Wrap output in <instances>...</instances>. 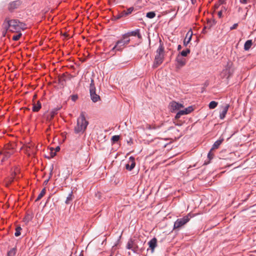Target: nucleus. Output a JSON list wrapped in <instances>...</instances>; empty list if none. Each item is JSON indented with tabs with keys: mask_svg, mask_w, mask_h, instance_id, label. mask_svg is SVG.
Returning a JSON list of instances; mask_svg holds the SVG:
<instances>
[{
	"mask_svg": "<svg viewBox=\"0 0 256 256\" xmlns=\"http://www.w3.org/2000/svg\"><path fill=\"white\" fill-rule=\"evenodd\" d=\"M242 10V8L241 7H240V6L238 7V12H240Z\"/></svg>",
	"mask_w": 256,
	"mask_h": 256,
	"instance_id": "obj_46",
	"label": "nucleus"
},
{
	"mask_svg": "<svg viewBox=\"0 0 256 256\" xmlns=\"http://www.w3.org/2000/svg\"><path fill=\"white\" fill-rule=\"evenodd\" d=\"M222 12H223L224 10L226 11V8L225 7H222Z\"/></svg>",
	"mask_w": 256,
	"mask_h": 256,
	"instance_id": "obj_50",
	"label": "nucleus"
},
{
	"mask_svg": "<svg viewBox=\"0 0 256 256\" xmlns=\"http://www.w3.org/2000/svg\"><path fill=\"white\" fill-rule=\"evenodd\" d=\"M120 140V136L115 135L112 136L111 140L112 142H116Z\"/></svg>",
	"mask_w": 256,
	"mask_h": 256,
	"instance_id": "obj_35",
	"label": "nucleus"
},
{
	"mask_svg": "<svg viewBox=\"0 0 256 256\" xmlns=\"http://www.w3.org/2000/svg\"><path fill=\"white\" fill-rule=\"evenodd\" d=\"M60 150V148L59 146H57L56 148V152H58Z\"/></svg>",
	"mask_w": 256,
	"mask_h": 256,
	"instance_id": "obj_49",
	"label": "nucleus"
},
{
	"mask_svg": "<svg viewBox=\"0 0 256 256\" xmlns=\"http://www.w3.org/2000/svg\"><path fill=\"white\" fill-rule=\"evenodd\" d=\"M53 168H54V166H53V165H52V166H51V168H50V176H51L52 175V171Z\"/></svg>",
	"mask_w": 256,
	"mask_h": 256,
	"instance_id": "obj_45",
	"label": "nucleus"
},
{
	"mask_svg": "<svg viewBox=\"0 0 256 256\" xmlns=\"http://www.w3.org/2000/svg\"><path fill=\"white\" fill-rule=\"evenodd\" d=\"M41 108H42L41 103L40 102V101H38L36 102V103L33 104L32 110L34 112H38L40 110Z\"/></svg>",
	"mask_w": 256,
	"mask_h": 256,
	"instance_id": "obj_19",
	"label": "nucleus"
},
{
	"mask_svg": "<svg viewBox=\"0 0 256 256\" xmlns=\"http://www.w3.org/2000/svg\"><path fill=\"white\" fill-rule=\"evenodd\" d=\"M148 244L149 246V248H150L151 252L152 253L154 251V248L157 246V240L156 238H152L150 241L148 242Z\"/></svg>",
	"mask_w": 256,
	"mask_h": 256,
	"instance_id": "obj_14",
	"label": "nucleus"
},
{
	"mask_svg": "<svg viewBox=\"0 0 256 256\" xmlns=\"http://www.w3.org/2000/svg\"><path fill=\"white\" fill-rule=\"evenodd\" d=\"M252 40H246L244 44V50H248L252 46Z\"/></svg>",
	"mask_w": 256,
	"mask_h": 256,
	"instance_id": "obj_23",
	"label": "nucleus"
},
{
	"mask_svg": "<svg viewBox=\"0 0 256 256\" xmlns=\"http://www.w3.org/2000/svg\"><path fill=\"white\" fill-rule=\"evenodd\" d=\"M176 61L177 63V66L180 68L184 66L186 62V58L178 54L176 58Z\"/></svg>",
	"mask_w": 256,
	"mask_h": 256,
	"instance_id": "obj_11",
	"label": "nucleus"
},
{
	"mask_svg": "<svg viewBox=\"0 0 256 256\" xmlns=\"http://www.w3.org/2000/svg\"><path fill=\"white\" fill-rule=\"evenodd\" d=\"M224 138H220L218 140L216 141L213 144L212 148H211V150H213L214 149L218 148L219 146L224 141Z\"/></svg>",
	"mask_w": 256,
	"mask_h": 256,
	"instance_id": "obj_18",
	"label": "nucleus"
},
{
	"mask_svg": "<svg viewBox=\"0 0 256 256\" xmlns=\"http://www.w3.org/2000/svg\"><path fill=\"white\" fill-rule=\"evenodd\" d=\"M230 107V105L227 104L224 108L220 112V118L221 120H224L226 117V115L228 111V108Z\"/></svg>",
	"mask_w": 256,
	"mask_h": 256,
	"instance_id": "obj_17",
	"label": "nucleus"
},
{
	"mask_svg": "<svg viewBox=\"0 0 256 256\" xmlns=\"http://www.w3.org/2000/svg\"><path fill=\"white\" fill-rule=\"evenodd\" d=\"M7 256H18L17 249L16 248H13L8 252Z\"/></svg>",
	"mask_w": 256,
	"mask_h": 256,
	"instance_id": "obj_20",
	"label": "nucleus"
},
{
	"mask_svg": "<svg viewBox=\"0 0 256 256\" xmlns=\"http://www.w3.org/2000/svg\"><path fill=\"white\" fill-rule=\"evenodd\" d=\"M32 216L30 214H28L24 218V222L26 224L28 223L32 220Z\"/></svg>",
	"mask_w": 256,
	"mask_h": 256,
	"instance_id": "obj_28",
	"label": "nucleus"
},
{
	"mask_svg": "<svg viewBox=\"0 0 256 256\" xmlns=\"http://www.w3.org/2000/svg\"><path fill=\"white\" fill-rule=\"evenodd\" d=\"M185 114H186L184 110H180L176 114V115L175 116V118L176 119H178V118H180V116H182L185 115Z\"/></svg>",
	"mask_w": 256,
	"mask_h": 256,
	"instance_id": "obj_25",
	"label": "nucleus"
},
{
	"mask_svg": "<svg viewBox=\"0 0 256 256\" xmlns=\"http://www.w3.org/2000/svg\"><path fill=\"white\" fill-rule=\"evenodd\" d=\"M130 42V38L126 36V34H123L122 38L118 40L116 43L117 45L120 46V48H122V46L127 45Z\"/></svg>",
	"mask_w": 256,
	"mask_h": 256,
	"instance_id": "obj_8",
	"label": "nucleus"
},
{
	"mask_svg": "<svg viewBox=\"0 0 256 256\" xmlns=\"http://www.w3.org/2000/svg\"><path fill=\"white\" fill-rule=\"evenodd\" d=\"M60 109V108H57L56 109V110H52L50 114L49 115H48L47 116V118L49 120H52L54 116H55V114H57V112Z\"/></svg>",
	"mask_w": 256,
	"mask_h": 256,
	"instance_id": "obj_22",
	"label": "nucleus"
},
{
	"mask_svg": "<svg viewBox=\"0 0 256 256\" xmlns=\"http://www.w3.org/2000/svg\"><path fill=\"white\" fill-rule=\"evenodd\" d=\"M134 10V7H130V8H128L126 10H123V12H124V15H126V16H128L129 14H132V12H133Z\"/></svg>",
	"mask_w": 256,
	"mask_h": 256,
	"instance_id": "obj_26",
	"label": "nucleus"
},
{
	"mask_svg": "<svg viewBox=\"0 0 256 256\" xmlns=\"http://www.w3.org/2000/svg\"><path fill=\"white\" fill-rule=\"evenodd\" d=\"M48 181V180L45 181V182H47Z\"/></svg>",
	"mask_w": 256,
	"mask_h": 256,
	"instance_id": "obj_53",
	"label": "nucleus"
},
{
	"mask_svg": "<svg viewBox=\"0 0 256 256\" xmlns=\"http://www.w3.org/2000/svg\"><path fill=\"white\" fill-rule=\"evenodd\" d=\"M184 110L186 114H188L190 113L194 110V109L192 106H190L187 108H186Z\"/></svg>",
	"mask_w": 256,
	"mask_h": 256,
	"instance_id": "obj_36",
	"label": "nucleus"
},
{
	"mask_svg": "<svg viewBox=\"0 0 256 256\" xmlns=\"http://www.w3.org/2000/svg\"><path fill=\"white\" fill-rule=\"evenodd\" d=\"M136 166L135 158L131 156L129 158L127 164L125 166L126 170L131 171Z\"/></svg>",
	"mask_w": 256,
	"mask_h": 256,
	"instance_id": "obj_9",
	"label": "nucleus"
},
{
	"mask_svg": "<svg viewBox=\"0 0 256 256\" xmlns=\"http://www.w3.org/2000/svg\"><path fill=\"white\" fill-rule=\"evenodd\" d=\"M22 3L20 0H16L10 2L8 5V10L10 12H14L15 10L19 8Z\"/></svg>",
	"mask_w": 256,
	"mask_h": 256,
	"instance_id": "obj_7",
	"label": "nucleus"
},
{
	"mask_svg": "<svg viewBox=\"0 0 256 256\" xmlns=\"http://www.w3.org/2000/svg\"><path fill=\"white\" fill-rule=\"evenodd\" d=\"M218 102L215 101H212L209 104L208 106L210 109H214L218 106Z\"/></svg>",
	"mask_w": 256,
	"mask_h": 256,
	"instance_id": "obj_29",
	"label": "nucleus"
},
{
	"mask_svg": "<svg viewBox=\"0 0 256 256\" xmlns=\"http://www.w3.org/2000/svg\"><path fill=\"white\" fill-rule=\"evenodd\" d=\"M14 180V177L10 176V178H8V182L9 184H11Z\"/></svg>",
	"mask_w": 256,
	"mask_h": 256,
	"instance_id": "obj_43",
	"label": "nucleus"
},
{
	"mask_svg": "<svg viewBox=\"0 0 256 256\" xmlns=\"http://www.w3.org/2000/svg\"><path fill=\"white\" fill-rule=\"evenodd\" d=\"M22 230L20 227H18L16 228V232L14 233V236H18L20 234V230Z\"/></svg>",
	"mask_w": 256,
	"mask_h": 256,
	"instance_id": "obj_37",
	"label": "nucleus"
},
{
	"mask_svg": "<svg viewBox=\"0 0 256 256\" xmlns=\"http://www.w3.org/2000/svg\"><path fill=\"white\" fill-rule=\"evenodd\" d=\"M74 198L73 192L72 191L66 197L65 203L67 204H70Z\"/></svg>",
	"mask_w": 256,
	"mask_h": 256,
	"instance_id": "obj_21",
	"label": "nucleus"
},
{
	"mask_svg": "<svg viewBox=\"0 0 256 256\" xmlns=\"http://www.w3.org/2000/svg\"><path fill=\"white\" fill-rule=\"evenodd\" d=\"M159 42L160 46L156 51V55L152 65L153 68H156L158 67L162 64L164 60V50L163 46V43L160 39Z\"/></svg>",
	"mask_w": 256,
	"mask_h": 256,
	"instance_id": "obj_4",
	"label": "nucleus"
},
{
	"mask_svg": "<svg viewBox=\"0 0 256 256\" xmlns=\"http://www.w3.org/2000/svg\"><path fill=\"white\" fill-rule=\"evenodd\" d=\"M126 15H124V12L123 11L119 12L117 15L114 16V18L116 20H118L122 18L126 17Z\"/></svg>",
	"mask_w": 256,
	"mask_h": 256,
	"instance_id": "obj_31",
	"label": "nucleus"
},
{
	"mask_svg": "<svg viewBox=\"0 0 256 256\" xmlns=\"http://www.w3.org/2000/svg\"><path fill=\"white\" fill-rule=\"evenodd\" d=\"M190 51L189 48H186L184 50H182L178 55H180L182 57L186 56L188 54L190 53Z\"/></svg>",
	"mask_w": 256,
	"mask_h": 256,
	"instance_id": "obj_24",
	"label": "nucleus"
},
{
	"mask_svg": "<svg viewBox=\"0 0 256 256\" xmlns=\"http://www.w3.org/2000/svg\"><path fill=\"white\" fill-rule=\"evenodd\" d=\"M88 124V122L86 119L84 112H82L77 118L76 124L74 128V133L80 135L84 134Z\"/></svg>",
	"mask_w": 256,
	"mask_h": 256,
	"instance_id": "obj_3",
	"label": "nucleus"
},
{
	"mask_svg": "<svg viewBox=\"0 0 256 256\" xmlns=\"http://www.w3.org/2000/svg\"><path fill=\"white\" fill-rule=\"evenodd\" d=\"M181 48H182L181 45H180V44L178 45V50H181Z\"/></svg>",
	"mask_w": 256,
	"mask_h": 256,
	"instance_id": "obj_47",
	"label": "nucleus"
},
{
	"mask_svg": "<svg viewBox=\"0 0 256 256\" xmlns=\"http://www.w3.org/2000/svg\"><path fill=\"white\" fill-rule=\"evenodd\" d=\"M191 0V2H192V4H195V3L196 2V0Z\"/></svg>",
	"mask_w": 256,
	"mask_h": 256,
	"instance_id": "obj_48",
	"label": "nucleus"
},
{
	"mask_svg": "<svg viewBox=\"0 0 256 256\" xmlns=\"http://www.w3.org/2000/svg\"><path fill=\"white\" fill-rule=\"evenodd\" d=\"M22 33L19 32L18 34L14 35L12 36V40H15V41L18 40L20 39V36H22Z\"/></svg>",
	"mask_w": 256,
	"mask_h": 256,
	"instance_id": "obj_34",
	"label": "nucleus"
},
{
	"mask_svg": "<svg viewBox=\"0 0 256 256\" xmlns=\"http://www.w3.org/2000/svg\"><path fill=\"white\" fill-rule=\"evenodd\" d=\"M96 90H90V96L92 100L94 102H96L100 100V97L96 92Z\"/></svg>",
	"mask_w": 256,
	"mask_h": 256,
	"instance_id": "obj_13",
	"label": "nucleus"
},
{
	"mask_svg": "<svg viewBox=\"0 0 256 256\" xmlns=\"http://www.w3.org/2000/svg\"><path fill=\"white\" fill-rule=\"evenodd\" d=\"M96 90V86L94 85V80L93 78H91L90 84V90Z\"/></svg>",
	"mask_w": 256,
	"mask_h": 256,
	"instance_id": "obj_33",
	"label": "nucleus"
},
{
	"mask_svg": "<svg viewBox=\"0 0 256 256\" xmlns=\"http://www.w3.org/2000/svg\"><path fill=\"white\" fill-rule=\"evenodd\" d=\"M220 2L221 4H223L224 2V0H220Z\"/></svg>",
	"mask_w": 256,
	"mask_h": 256,
	"instance_id": "obj_51",
	"label": "nucleus"
},
{
	"mask_svg": "<svg viewBox=\"0 0 256 256\" xmlns=\"http://www.w3.org/2000/svg\"><path fill=\"white\" fill-rule=\"evenodd\" d=\"M140 32V29H136V30H134V31L128 32L126 34H126V36H128V38H130V36H138V38H141L142 36H141Z\"/></svg>",
	"mask_w": 256,
	"mask_h": 256,
	"instance_id": "obj_15",
	"label": "nucleus"
},
{
	"mask_svg": "<svg viewBox=\"0 0 256 256\" xmlns=\"http://www.w3.org/2000/svg\"><path fill=\"white\" fill-rule=\"evenodd\" d=\"M192 32L191 30H190L187 32L186 38L184 40V46H187L188 44H189V42L192 40Z\"/></svg>",
	"mask_w": 256,
	"mask_h": 256,
	"instance_id": "obj_16",
	"label": "nucleus"
},
{
	"mask_svg": "<svg viewBox=\"0 0 256 256\" xmlns=\"http://www.w3.org/2000/svg\"><path fill=\"white\" fill-rule=\"evenodd\" d=\"M238 26V23L234 24L232 25V26L230 27V30H233L236 29L237 28Z\"/></svg>",
	"mask_w": 256,
	"mask_h": 256,
	"instance_id": "obj_40",
	"label": "nucleus"
},
{
	"mask_svg": "<svg viewBox=\"0 0 256 256\" xmlns=\"http://www.w3.org/2000/svg\"><path fill=\"white\" fill-rule=\"evenodd\" d=\"M78 98V96L77 95H72V100L74 102H75Z\"/></svg>",
	"mask_w": 256,
	"mask_h": 256,
	"instance_id": "obj_41",
	"label": "nucleus"
},
{
	"mask_svg": "<svg viewBox=\"0 0 256 256\" xmlns=\"http://www.w3.org/2000/svg\"><path fill=\"white\" fill-rule=\"evenodd\" d=\"M55 154H56V153H55V152H54V153H52V156H55Z\"/></svg>",
	"mask_w": 256,
	"mask_h": 256,
	"instance_id": "obj_52",
	"label": "nucleus"
},
{
	"mask_svg": "<svg viewBox=\"0 0 256 256\" xmlns=\"http://www.w3.org/2000/svg\"><path fill=\"white\" fill-rule=\"evenodd\" d=\"M212 151L213 150H211V149H210L208 154V158L210 160H211L212 159L213 156H214V154L212 153Z\"/></svg>",
	"mask_w": 256,
	"mask_h": 256,
	"instance_id": "obj_38",
	"label": "nucleus"
},
{
	"mask_svg": "<svg viewBox=\"0 0 256 256\" xmlns=\"http://www.w3.org/2000/svg\"><path fill=\"white\" fill-rule=\"evenodd\" d=\"M46 193V188H44L41 192H40V194H38V196L37 197L36 201H38L39 200H40L42 197Z\"/></svg>",
	"mask_w": 256,
	"mask_h": 256,
	"instance_id": "obj_27",
	"label": "nucleus"
},
{
	"mask_svg": "<svg viewBox=\"0 0 256 256\" xmlns=\"http://www.w3.org/2000/svg\"><path fill=\"white\" fill-rule=\"evenodd\" d=\"M13 148L10 145H6L5 146V150L4 152V158L3 160H6L10 156L13 154Z\"/></svg>",
	"mask_w": 256,
	"mask_h": 256,
	"instance_id": "obj_10",
	"label": "nucleus"
},
{
	"mask_svg": "<svg viewBox=\"0 0 256 256\" xmlns=\"http://www.w3.org/2000/svg\"><path fill=\"white\" fill-rule=\"evenodd\" d=\"M122 48H120V46H118L116 43L115 46L111 50V52H116V51H122Z\"/></svg>",
	"mask_w": 256,
	"mask_h": 256,
	"instance_id": "obj_30",
	"label": "nucleus"
},
{
	"mask_svg": "<svg viewBox=\"0 0 256 256\" xmlns=\"http://www.w3.org/2000/svg\"><path fill=\"white\" fill-rule=\"evenodd\" d=\"M144 243L145 242L140 238L134 236L128 240L126 248L131 250L134 253L140 254L144 250Z\"/></svg>",
	"mask_w": 256,
	"mask_h": 256,
	"instance_id": "obj_1",
	"label": "nucleus"
},
{
	"mask_svg": "<svg viewBox=\"0 0 256 256\" xmlns=\"http://www.w3.org/2000/svg\"><path fill=\"white\" fill-rule=\"evenodd\" d=\"M156 16V13L154 12H150L146 14V16L149 18H152Z\"/></svg>",
	"mask_w": 256,
	"mask_h": 256,
	"instance_id": "obj_32",
	"label": "nucleus"
},
{
	"mask_svg": "<svg viewBox=\"0 0 256 256\" xmlns=\"http://www.w3.org/2000/svg\"><path fill=\"white\" fill-rule=\"evenodd\" d=\"M234 70L232 68V64L230 62H228L225 68L222 72V75L223 78H226L228 79L233 74Z\"/></svg>",
	"mask_w": 256,
	"mask_h": 256,
	"instance_id": "obj_6",
	"label": "nucleus"
},
{
	"mask_svg": "<svg viewBox=\"0 0 256 256\" xmlns=\"http://www.w3.org/2000/svg\"><path fill=\"white\" fill-rule=\"evenodd\" d=\"M18 172V170H12V174H11V176L12 177H14V178H15V176L16 175V174H17Z\"/></svg>",
	"mask_w": 256,
	"mask_h": 256,
	"instance_id": "obj_39",
	"label": "nucleus"
},
{
	"mask_svg": "<svg viewBox=\"0 0 256 256\" xmlns=\"http://www.w3.org/2000/svg\"><path fill=\"white\" fill-rule=\"evenodd\" d=\"M250 0H240V2L241 4H246L250 2Z\"/></svg>",
	"mask_w": 256,
	"mask_h": 256,
	"instance_id": "obj_42",
	"label": "nucleus"
},
{
	"mask_svg": "<svg viewBox=\"0 0 256 256\" xmlns=\"http://www.w3.org/2000/svg\"><path fill=\"white\" fill-rule=\"evenodd\" d=\"M190 214L178 218L174 223V228H178L186 224L190 220Z\"/></svg>",
	"mask_w": 256,
	"mask_h": 256,
	"instance_id": "obj_5",
	"label": "nucleus"
},
{
	"mask_svg": "<svg viewBox=\"0 0 256 256\" xmlns=\"http://www.w3.org/2000/svg\"><path fill=\"white\" fill-rule=\"evenodd\" d=\"M4 28L12 32H18L20 30H24L26 28L25 24L20 22L18 20H4Z\"/></svg>",
	"mask_w": 256,
	"mask_h": 256,
	"instance_id": "obj_2",
	"label": "nucleus"
},
{
	"mask_svg": "<svg viewBox=\"0 0 256 256\" xmlns=\"http://www.w3.org/2000/svg\"><path fill=\"white\" fill-rule=\"evenodd\" d=\"M170 109L172 112H174V110H178L184 106L182 104L177 102L175 101H173L170 104Z\"/></svg>",
	"mask_w": 256,
	"mask_h": 256,
	"instance_id": "obj_12",
	"label": "nucleus"
},
{
	"mask_svg": "<svg viewBox=\"0 0 256 256\" xmlns=\"http://www.w3.org/2000/svg\"><path fill=\"white\" fill-rule=\"evenodd\" d=\"M222 10H221L220 12H218V16L219 18H222Z\"/></svg>",
	"mask_w": 256,
	"mask_h": 256,
	"instance_id": "obj_44",
	"label": "nucleus"
}]
</instances>
